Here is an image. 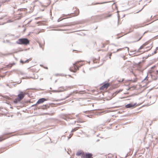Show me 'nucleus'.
Returning a JSON list of instances; mask_svg holds the SVG:
<instances>
[{"mask_svg":"<svg viewBox=\"0 0 158 158\" xmlns=\"http://www.w3.org/2000/svg\"><path fill=\"white\" fill-rule=\"evenodd\" d=\"M110 16V15H107V14L106 13H104L102 14L101 16L102 17H104V18L109 17Z\"/></svg>","mask_w":158,"mask_h":158,"instance_id":"obj_19","label":"nucleus"},{"mask_svg":"<svg viewBox=\"0 0 158 158\" xmlns=\"http://www.w3.org/2000/svg\"><path fill=\"white\" fill-rule=\"evenodd\" d=\"M70 25V24L69 23H65V24H63L62 25V26H69Z\"/></svg>","mask_w":158,"mask_h":158,"instance_id":"obj_22","label":"nucleus"},{"mask_svg":"<svg viewBox=\"0 0 158 158\" xmlns=\"http://www.w3.org/2000/svg\"><path fill=\"white\" fill-rule=\"evenodd\" d=\"M142 9H143V8H141V9H140V10H139V11H141V10Z\"/></svg>","mask_w":158,"mask_h":158,"instance_id":"obj_28","label":"nucleus"},{"mask_svg":"<svg viewBox=\"0 0 158 158\" xmlns=\"http://www.w3.org/2000/svg\"><path fill=\"white\" fill-rule=\"evenodd\" d=\"M126 48H127V50H128V49H129L128 48V47H126Z\"/></svg>","mask_w":158,"mask_h":158,"instance_id":"obj_26","label":"nucleus"},{"mask_svg":"<svg viewBox=\"0 0 158 158\" xmlns=\"http://www.w3.org/2000/svg\"><path fill=\"white\" fill-rule=\"evenodd\" d=\"M99 57L98 59H94L93 60V62L94 63H98L99 62Z\"/></svg>","mask_w":158,"mask_h":158,"instance_id":"obj_15","label":"nucleus"},{"mask_svg":"<svg viewBox=\"0 0 158 158\" xmlns=\"http://www.w3.org/2000/svg\"><path fill=\"white\" fill-rule=\"evenodd\" d=\"M109 41H106V42L103 43L102 44L103 45V47H104L106 45H107L109 44Z\"/></svg>","mask_w":158,"mask_h":158,"instance_id":"obj_18","label":"nucleus"},{"mask_svg":"<svg viewBox=\"0 0 158 158\" xmlns=\"http://www.w3.org/2000/svg\"><path fill=\"white\" fill-rule=\"evenodd\" d=\"M47 101V100L44 98H42L38 100L36 104V105L43 103L44 101Z\"/></svg>","mask_w":158,"mask_h":158,"instance_id":"obj_11","label":"nucleus"},{"mask_svg":"<svg viewBox=\"0 0 158 158\" xmlns=\"http://www.w3.org/2000/svg\"><path fill=\"white\" fill-rule=\"evenodd\" d=\"M17 44H23L24 45H27L29 44L30 41L26 38L19 39L16 42Z\"/></svg>","mask_w":158,"mask_h":158,"instance_id":"obj_4","label":"nucleus"},{"mask_svg":"<svg viewBox=\"0 0 158 158\" xmlns=\"http://www.w3.org/2000/svg\"><path fill=\"white\" fill-rule=\"evenodd\" d=\"M82 158H93V155L91 153H84Z\"/></svg>","mask_w":158,"mask_h":158,"instance_id":"obj_8","label":"nucleus"},{"mask_svg":"<svg viewBox=\"0 0 158 158\" xmlns=\"http://www.w3.org/2000/svg\"><path fill=\"white\" fill-rule=\"evenodd\" d=\"M80 128V127H76L75 128H74L72 130V132H73L77 131V130L78 129H79Z\"/></svg>","mask_w":158,"mask_h":158,"instance_id":"obj_20","label":"nucleus"},{"mask_svg":"<svg viewBox=\"0 0 158 158\" xmlns=\"http://www.w3.org/2000/svg\"><path fill=\"white\" fill-rule=\"evenodd\" d=\"M138 2V0H131L129 2V4L135 6Z\"/></svg>","mask_w":158,"mask_h":158,"instance_id":"obj_10","label":"nucleus"},{"mask_svg":"<svg viewBox=\"0 0 158 158\" xmlns=\"http://www.w3.org/2000/svg\"><path fill=\"white\" fill-rule=\"evenodd\" d=\"M84 153H85L83 151L80 150L77 152L76 155L77 156H81V158H82L83 155L84 156Z\"/></svg>","mask_w":158,"mask_h":158,"instance_id":"obj_12","label":"nucleus"},{"mask_svg":"<svg viewBox=\"0 0 158 158\" xmlns=\"http://www.w3.org/2000/svg\"><path fill=\"white\" fill-rule=\"evenodd\" d=\"M85 64V62L83 61H76L70 67L69 70L75 73L79 70V67Z\"/></svg>","mask_w":158,"mask_h":158,"instance_id":"obj_1","label":"nucleus"},{"mask_svg":"<svg viewBox=\"0 0 158 158\" xmlns=\"http://www.w3.org/2000/svg\"><path fill=\"white\" fill-rule=\"evenodd\" d=\"M69 18V17H67V18Z\"/></svg>","mask_w":158,"mask_h":158,"instance_id":"obj_29","label":"nucleus"},{"mask_svg":"<svg viewBox=\"0 0 158 158\" xmlns=\"http://www.w3.org/2000/svg\"><path fill=\"white\" fill-rule=\"evenodd\" d=\"M25 94H26L24 92H20L17 96V98L14 99L13 102L15 103H17L20 102L24 98Z\"/></svg>","mask_w":158,"mask_h":158,"instance_id":"obj_3","label":"nucleus"},{"mask_svg":"<svg viewBox=\"0 0 158 158\" xmlns=\"http://www.w3.org/2000/svg\"><path fill=\"white\" fill-rule=\"evenodd\" d=\"M77 13L76 14H71V17H73V16H77L79 13V11L78 10H77Z\"/></svg>","mask_w":158,"mask_h":158,"instance_id":"obj_17","label":"nucleus"},{"mask_svg":"<svg viewBox=\"0 0 158 158\" xmlns=\"http://www.w3.org/2000/svg\"><path fill=\"white\" fill-rule=\"evenodd\" d=\"M123 48H121L118 49L117 50V52H118L119 51L122 50Z\"/></svg>","mask_w":158,"mask_h":158,"instance_id":"obj_23","label":"nucleus"},{"mask_svg":"<svg viewBox=\"0 0 158 158\" xmlns=\"http://www.w3.org/2000/svg\"><path fill=\"white\" fill-rule=\"evenodd\" d=\"M32 60V58H30L29 59L27 60H26L25 61H22V60H21V62L22 63V64H24V63H27L28 62H29L31 60Z\"/></svg>","mask_w":158,"mask_h":158,"instance_id":"obj_16","label":"nucleus"},{"mask_svg":"<svg viewBox=\"0 0 158 158\" xmlns=\"http://www.w3.org/2000/svg\"><path fill=\"white\" fill-rule=\"evenodd\" d=\"M149 43L148 42H145L140 47L139 49V50H140L142 49H147L146 50H145L144 51V52H145L150 49L151 47L148 46Z\"/></svg>","mask_w":158,"mask_h":158,"instance_id":"obj_5","label":"nucleus"},{"mask_svg":"<svg viewBox=\"0 0 158 158\" xmlns=\"http://www.w3.org/2000/svg\"><path fill=\"white\" fill-rule=\"evenodd\" d=\"M142 37V36L141 35L137 36L135 37V41H137L140 40Z\"/></svg>","mask_w":158,"mask_h":158,"instance_id":"obj_13","label":"nucleus"},{"mask_svg":"<svg viewBox=\"0 0 158 158\" xmlns=\"http://www.w3.org/2000/svg\"><path fill=\"white\" fill-rule=\"evenodd\" d=\"M138 105H137L136 103L135 104L131 103L126 105L125 106V107L127 108H135Z\"/></svg>","mask_w":158,"mask_h":158,"instance_id":"obj_7","label":"nucleus"},{"mask_svg":"<svg viewBox=\"0 0 158 158\" xmlns=\"http://www.w3.org/2000/svg\"><path fill=\"white\" fill-rule=\"evenodd\" d=\"M110 85L109 83H106L103 85L100 88V90L103 91H105L107 89Z\"/></svg>","mask_w":158,"mask_h":158,"instance_id":"obj_6","label":"nucleus"},{"mask_svg":"<svg viewBox=\"0 0 158 158\" xmlns=\"http://www.w3.org/2000/svg\"><path fill=\"white\" fill-rule=\"evenodd\" d=\"M48 108H49V106H48V105H43L41 106L40 107V108L41 109H44V110L47 109Z\"/></svg>","mask_w":158,"mask_h":158,"instance_id":"obj_14","label":"nucleus"},{"mask_svg":"<svg viewBox=\"0 0 158 158\" xmlns=\"http://www.w3.org/2000/svg\"><path fill=\"white\" fill-rule=\"evenodd\" d=\"M58 19V22H60V21H61V20H63V19Z\"/></svg>","mask_w":158,"mask_h":158,"instance_id":"obj_25","label":"nucleus"},{"mask_svg":"<svg viewBox=\"0 0 158 158\" xmlns=\"http://www.w3.org/2000/svg\"><path fill=\"white\" fill-rule=\"evenodd\" d=\"M14 64H10L8 66H10V67H11L13 66V65Z\"/></svg>","mask_w":158,"mask_h":158,"instance_id":"obj_24","label":"nucleus"},{"mask_svg":"<svg viewBox=\"0 0 158 158\" xmlns=\"http://www.w3.org/2000/svg\"><path fill=\"white\" fill-rule=\"evenodd\" d=\"M9 137L10 136H8L6 135H4L2 136H0V142L6 139Z\"/></svg>","mask_w":158,"mask_h":158,"instance_id":"obj_9","label":"nucleus"},{"mask_svg":"<svg viewBox=\"0 0 158 158\" xmlns=\"http://www.w3.org/2000/svg\"><path fill=\"white\" fill-rule=\"evenodd\" d=\"M158 74V73H157V74Z\"/></svg>","mask_w":158,"mask_h":158,"instance_id":"obj_30","label":"nucleus"},{"mask_svg":"<svg viewBox=\"0 0 158 158\" xmlns=\"http://www.w3.org/2000/svg\"><path fill=\"white\" fill-rule=\"evenodd\" d=\"M156 68V67L154 66L151 68L150 71L152 78L154 80H156L158 78V70Z\"/></svg>","mask_w":158,"mask_h":158,"instance_id":"obj_2","label":"nucleus"},{"mask_svg":"<svg viewBox=\"0 0 158 158\" xmlns=\"http://www.w3.org/2000/svg\"><path fill=\"white\" fill-rule=\"evenodd\" d=\"M137 79L136 77H135V79H131V81L133 82H136L137 81Z\"/></svg>","mask_w":158,"mask_h":158,"instance_id":"obj_21","label":"nucleus"},{"mask_svg":"<svg viewBox=\"0 0 158 158\" xmlns=\"http://www.w3.org/2000/svg\"><path fill=\"white\" fill-rule=\"evenodd\" d=\"M111 54L110 55V59L111 58H110V56H111Z\"/></svg>","mask_w":158,"mask_h":158,"instance_id":"obj_27","label":"nucleus"}]
</instances>
